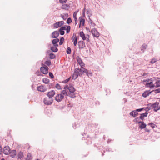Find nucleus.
Wrapping results in <instances>:
<instances>
[{
	"instance_id": "57",
	"label": "nucleus",
	"mask_w": 160,
	"mask_h": 160,
	"mask_svg": "<svg viewBox=\"0 0 160 160\" xmlns=\"http://www.w3.org/2000/svg\"><path fill=\"white\" fill-rule=\"evenodd\" d=\"M150 108H146L145 109V111H146V112H147V111H148L149 110H150Z\"/></svg>"
},
{
	"instance_id": "35",
	"label": "nucleus",
	"mask_w": 160,
	"mask_h": 160,
	"mask_svg": "<svg viewBox=\"0 0 160 160\" xmlns=\"http://www.w3.org/2000/svg\"><path fill=\"white\" fill-rule=\"evenodd\" d=\"M44 64L49 66L51 65V61L50 60L46 61L44 62Z\"/></svg>"
},
{
	"instance_id": "9",
	"label": "nucleus",
	"mask_w": 160,
	"mask_h": 160,
	"mask_svg": "<svg viewBox=\"0 0 160 160\" xmlns=\"http://www.w3.org/2000/svg\"><path fill=\"white\" fill-rule=\"evenodd\" d=\"M91 32L94 37L98 38L99 36V33L96 29L94 28L91 30Z\"/></svg>"
},
{
	"instance_id": "8",
	"label": "nucleus",
	"mask_w": 160,
	"mask_h": 160,
	"mask_svg": "<svg viewBox=\"0 0 160 160\" xmlns=\"http://www.w3.org/2000/svg\"><path fill=\"white\" fill-rule=\"evenodd\" d=\"M145 86L146 87L149 88H150L155 87V85L153 83L152 80H151L149 82H146L145 84Z\"/></svg>"
},
{
	"instance_id": "63",
	"label": "nucleus",
	"mask_w": 160,
	"mask_h": 160,
	"mask_svg": "<svg viewBox=\"0 0 160 160\" xmlns=\"http://www.w3.org/2000/svg\"><path fill=\"white\" fill-rule=\"evenodd\" d=\"M104 155V154L103 153H102V155L103 156Z\"/></svg>"
},
{
	"instance_id": "24",
	"label": "nucleus",
	"mask_w": 160,
	"mask_h": 160,
	"mask_svg": "<svg viewBox=\"0 0 160 160\" xmlns=\"http://www.w3.org/2000/svg\"><path fill=\"white\" fill-rule=\"evenodd\" d=\"M80 36L83 40H86V38L83 31H81L80 32Z\"/></svg>"
},
{
	"instance_id": "20",
	"label": "nucleus",
	"mask_w": 160,
	"mask_h": 160,
	"mask_svg": "<svg viewBox=\"0 0 160 160\" xmlns=\"http://www.w3.org/2000/svg\"><path fill=\"white\" fill-rule=\"evenodd\" d=\"M60 16L63 20H66L68 17V14L67 13H64L63 14H61Z\"/></svg>"
},
{
	"instance_id": "49",
	"label": "nucleus",
	"mask_w": 160,
	"mask_h": 160,
	"mask_svg": "<svg viewBox=\"0 0 160 160\" xmlns=\"http://www.w3.org/2000/svg\"><path fill=\"white\" fill-rule=\"evenodd\" d=\"M23 155L22 152H21V153H19V155H18L19 158H23Z\"/></svg>"
},
{
	"instance_id": "26",
	"label": "nucleus",
	"mask_w": 160,
	"mask_h": 160,
	"mask_svg": "<svg viewBox=\"0 0 160 160\" xmlns=\"http://www.w3.org/2000/svg\"><path fill=\"white\" fill-rule=\"evenodd\" d=\"M68 94V96L69 97L72 98H74L76 97L75 94L74 92H70Z\"/></svg>"
},
{
	"instance_id": "32",
	"label": "nucleus",
	"mask_w": 160,
	"mask_h": 160,
	"mask_svg": "<svg viewBox=\"0 0 160 160\" xmlns=\"http://www.w3.org/2000/svg\"><path fill=\"white\" fill-rule=\"evenodd\" d=\"M56 57L55 55L53 53H50L49 54V58L51 59H53L55 58Z\"/></svg>"
},
{
	"instance_id": "34",
	"label": "nucleus",
	"mask_w": 160,
	"mask_h": 160,
	"mask_svg": "<svg viewBox=\"0 0 160 160\" xmlns=\"http://www.w3.org/2000/svg\"><path fill=\"white\" fill-rule=\"evenodd\" d=\"M64 41V38L63 37H62L60 39L59 44L60 45H62Z\"/></svg>"
},
{
	"instance_id": "2",
	"label": "nucleus",
	"mask_w": 160,
	"mask_h": 160,
	"mask_svg": "<svg viewBox=\"0 0 160 160\" xmlns=\"http://www.w3.org/2000/svg\"><path fill=\"white\" fill-rule=\"evenodd\" d=\"M82 76V73H80L79 68H76L74 69V73L72 75V79L75 80L78 76L81 77Z\"/></svg>"
},
{
	"instance_id": "4",
	"label": "nucleus",
	"mask_w": 160,
	"mask_h": 160,
	"mask_svg": "<svg viewBox=\"0 0 160 160\" xmlns=\"http://www.w3.org/2000/svg\"><path fill=\"white\" fill-rule=\"evenodd\" d=\"M42 67H41L40 68L41 72L43 74H47L48 73V68L43 63H42Z\"/></svg>"
},
{
	"instance_id": "40",
	"label": "nucleus",
	"mask_w": 160,
	"mask_h": 160,
	"mask_svg": "<svg viewBox=\"0 0 160 160\" xmlns=\"http://www.w3.org/2000/svg\"><path fill=\"white\" fill-rule=\"evenodd\" d=\"M155 94L160 92V88H158L155 90H153Z\"/></svg>"
},
{
	"instance_id": "21",
	"label": "nucleus",
	"mask_w": 160,
	"mask_h": 160,
	"mask_svg": "<svg viewBox=\"0 0 160 160\" xmlns=\"http://www.w3.org/2000/svg\"><path fill=\"white\" fill-rule=\"evenodd\" d=\"M138 113L136 112V110L131 112L130 113V115L134 117H136L138 115Z\"/></svg>"
},
{
	"instance_id": "13",
	"label": "nucleus",
	"mask_w": 160,
	"mask_h": 160,
	"mask_svg": "<svg viewBox=\"0 0 160 160\" xmlns=\"http://www.w3.org/2000/svg\"><path fill=\"white\" fill-rule=\"evenodd\" d=\"M66 25H65L60 28L59 32L61 35H63L64 34L65 32L64 30H66Z\"/></svg>"
},
{
	"instance_id": "19",
	"label": "nucleus",
	"mask_w": 160,
	"mask_h": 160,
	"mask_svg": "<svg viewBox=\"0 0 160 160\" xmlns=\"http://www.w3.org/2000/svg\"><path fill=\"white\" fill-rule=\"evenodd\" d=\"M79 20L80 21V25L79 26V28H80L81 24L82 26L84 25L85 23V20L84 19L80 17L79 18Z\"/></svg>"
},
{
	"instance_id": "16",
	"label": "nucleus",
	"mask_w": 160,
	"mask_h": 160,
	"mask_svg": "<svg viewBox=\"0 0 160 160\" xmlns=\"http://www.w3.org/2000/svg\"><path fill=\"white\" fill-rule=\"evenodd\" d=\"M77 60L78 63L81 66V67H82L84 65V63L83 62L82 60L80 57H77Z\"/></svg>"
},
{
	"instance_id": "44",
	"label": "nucleus",
	"mask_w": 160,
	"mask_h": 160,
	"mask_svg": "<svg viewBox=\"0 0 160 160\" xmlns=\"http://www.w3.org/2000/svg\"><path fill=\"white\" fill-rule=\"evenodd\" d=\"M72 22V20L70 18H68L67 21V23L69 24L71 23Z\"/></svg>"
},
{
	"instance_id": "5",
	"label": "nucleus",
	"mask_w": 160,
	"mask_h": 160,
	"mask_svg": "<svg viewBox=\"0 0 160 160\" xmlns=\"http://www.w3.org/2000/svg\"><path fill=\"white\" fill-rule=\"evenodd\" d=\"M53 99L50 98H45L43 99V102L44 104L47 105H51L53 102Z\"/></svg>"
},
{
	"instance_id": "43",
	"label": "nucleus",
	"mask_w": 160,
	"mask_h": 160,
	"mask_svg": "<svg viewBox=\"0 0 160 160\" xmlns=\"http://www.w3.org/2000/svg\"><path fill=\"white\" fill-rule=\"evenodd\" d=\"M151 80H152V79H147L146 80H143V81H142L143 83L145 84V82H149L151 81Z\"/></svg>"
},
{
	"instance_id": "7",
	"label": "nucleus",
	"mask_w": 160,
	"mask_h": 160,
	"mask_svg": "<svg viewBox=\"0 0 160 160\" xmlns=\"http://www.w3.org/2000/svg\"><path fill=\"white\" fill-rule=\"evenodd\" d=\"M64 24V22L63 21L57 22L53 24V26L55 28H58L60 27Z\"/></svg>"
},
{
	"instance_id": "23",
	"label": "nucleus",
	"mask_w": 160,
	"mask_h": 160,
	"mask_svg": "<svg viewBox=\"0 0 160 160\" xmlns=\"http://www.w3.org/2000/svg\"><path fill=\"white\" fill-rule=\"evenodd\" d=\"M69 8V5L67 4H65L62 5V8L63 9L68 10Z\"/></svg>"
},
{
	"instance_id": "62",
	"label": "nucleus",
	"mask_w": 160,
	"mask_h": 160,
	"mask_svg": "<svg viewBox=\"0 0 160 160\" xmlns=\"http://www.w3.org/2000/svg\"><path fill=\"white\" fill-rule=\"evenodd\" d=\"M1 160H5L4 159V158H2Z\"/></svg>"
},
{
	"instance_id": "22",
	"label": "nucleus",
	"mask_w": 160,
	"mask_h": 160,
	"mask_svg": "<svg viewBox=\"0 0 160 160\" xmlns=\"http://www.w3.org/2000/svg\"><path fill=\"white\" fill-rule=\"evenodd\" d=\"M148 114V113L147 112H146L145 113L140 114L139 117V118L140 119L143 120L144 119V117H147Z\"/></svg>"
},
{
	"instance_id": "53",
	"label": "nucleus",
	"mask_w": 160,
	"mask_h": 160,
	"mask_svg": "<svg viewBox=\"0 0 160 160\" xmlns=\"http://www.w3.org/2000/svg\"><path fill=\"white\" fill-rule=\"evenodd\" d=\"M143 109H144L143 108H142L138 109H137L136 110V111L137 112H140V111H142Z\"/></svg>"
},
{
	"instance_id": "56",
	"label": "nucleus",
	"mask_w": 160,
	"mask_h": 160,
	"mask_svg": "<svg viewBox=\"0 0 160 160\" xmlns=\"http://www.w3.org/2000/svg\"><path fill=\"white\" fill-rule=\"evenodd\" d=\"M53 45L54 47H58V45L57 44V43L55 44H52Z\"/></svg>"
},
{
	"instance_id": "10",
	"label": "nucleus",
	"mask_w": 160,
	"mask_h": 160,
	"mask_svg": "<svg viewBox=\"0 0 160 160\" xmlns=\"http://www.w3.org/2000/svg\"><path fill=\"white\" fill-rule=\"evenodd\" d=\"M10 150V148L8 146H5L3 148V152L5 155H8L9 154Z\"/></svg>"
},
{
	"instance_id": "52",
	"label": "nucleus",
	"mask_w": 160,
	"mask_h": 160,
	"mask_svg": "<svg viewBox=\"0 0 160 160\" xmlns=\"http://www.w3.org/2000/svg\"><path fill=\"white\" fill-rule=\"evenodd\" d=\"M69 86L68 85H65L64 88V90H65L66 89H69Z\"/></svg>"
},
{
	"instance_id": "50",
	"label": "nucleus",
	"mask_w": 160,
	"mask_h": 160,
	"mask_svg": "<svg viewBox=\"0 0 160 160\" xmlns=\"http://www.w3.org/2000/svg\"><path fill=\"white\" fill-rule=\"evenodd\" d=\"M75 38H77V37L76 36V34L75 33H74L72 37V41H74V40Z\"/></svg>"
},
{
	"instance_id": "29",
	"label": "nucleus",
	"mask_w": 160,
	"mask_h": 160,
	"mask_svg": "<svg viewBox=\"0 0 160 160\" xmlns=\"http://www.w3.org/2000/svg\"><path fill=\"white\" fill-rule=\"evenodd\" d=\"M32 157L30 153H28L27 155V157L26 158V160H32Z\"/></svg>"
},
{
	"instance_id": "3",
	"label": "nucleus",
	"mask_w": 160,
	"mask_h": 160,
	"mask_svg": "<svg viewBox=\"0 0 160 160\" xmlns=\"http://www.w3.org/2000/svg\"><path fill=\"white\" fill-rule=\"evenodd\" d=\"M79 70L80 72L82 73V74L83 73H85L88 77L92 76V73L91 71L88 70L87 69L83 67H81L80 69L79 68Z\"/></svg>"
},
{
	"instance_id": "11",
	"label": "nucleus",
	"mask_w": 160,
	"mask_h": 160,
	"mask_svg": "<svg viewBox=\"0 0 160 160\" xmlns=\"http://www.w3.org/2000/svg\"><path fill=\"white\" fill-rule=\"evenodd\" d=\"M78 45L79 49H83L86 47L85 42L83 41H80L78 42Z\"/></svg>"
},
{
	"instance_id": "64",
	"label": "nucleus",
	"mask_w": 160,
	"mask_h": 160,
	"mask_svg": "<svg viewBox=\"0 0 160 160\" xmlns=\"http://www.w3.org/2000/svg\"><path fill=\"white\" fill-rule=\"evenodd\" d=\"M87 30H88V28H86Z\"/></svg>"
},
{
	"instance_id": "41",
	"label": "nucleus",
	"mask_w": 160,
	"mask_h": 160,
	"mask_svg": "<svg viewBox=\"0 0 160 160\" xmlns=\"http://www.w3.org/2000/svg\"><path fill=\"white\" fill-rule=\"evenodd\" d=\"M77 39L78 38H75L74 39V40L73 41V44L75 46H76L77 43Z\"/></svg>"
},
{
	"instance_id": "18",
	"label": "nucleus",
	"mask_w": 160,
	"mask_h": 160,
	"mask_svg": "<svg viewBox=\"0 0 160 160\" xmlns=\"http://www.w3.org/2000/svg\"><path fill=\"white\" fill-rule=\"evenodd\" d=\"M138 123H141V124L140 125L139 128L141 129L145 128L146 126V124L143 121H140L138 122Z\"/></svg>"
},
{
	"instance_id": "58",
	"label": "nucleus",
	"mask_w": 160,
	"mask_h": 160,
	"mask_svg": "<svg viewBox=\"0 0 160 160\" xmlns=\"http://www.w3.org/2000/svg\"><path fill=\"white\" fill-rule=\"evenodd\" d=\"M145 131L146 132H150V130H149L148 129H147V128H145Z\"/></svg>"
},
{
	"instance_id": "17",
	"label": "nucleus",
	"mask_w": 160,
	"mask_h": 160,
	"mask_svg": "<svg viewBox=\"0 0 160 160\" xmlns=\"http://www.w3.org/2000/svg\"><path fill=\"white\" fill-rule=\"evenodd\" d=\"M37 90L39 91L43 92L46 90V88L42 86H41L37 87Z\"/></svg>"
},
{
	"instance_id": "61",
	"label": "nucleus",
	"mask_w": 160,
	"mask_h": 160,
	"mask_svg": "<svg viewBox=\"0 0 160 160\" xmlns=\"http://www.w3.org/2000/svg\"><path fill=\"white\" fill-rule=\"evenodd\" d=\"M86 39L87 42H89V38L87 39Z\"/></svg>"
},
{
	"instance_id": "38",
	"label": "nucleus",
	"mask_w": 160,
	"mask_h": 160,
	"mask_svg": "<svg viewBox=\"0 0 160 160\" xmlns=\"http://www.w3.org/2000/svg\"><path fill=\"white\" fill-rule=\"evenodd\" d=\"M71 50L70 47H68L67 48L66 52L68 54H70L71 53Z\"/></svg>"
},
{
	"instance_id": "25",
	"label": "nucleus",
	"mask_w": 160,
	"mask_h": 160,
	"mask_svg": "<svg viewBox=\"0 0 160 160\" xmlns=\"http://www.w3.org/2000/svg\"><path fill=\"white\" fill-rule=\"evenodd\" d=\"M68 90L70 92H74L76 90L72 86H69Z\"/></svg>"
},
{
	"instance_id": "55",
	"label": "nucleus",
	"mask_w": 160,
	"mask_h": 160,
	"mask_svg": "<svg viewBox=\"0 0 160 160\" xmlns=\"http://www.w3.org/2000/svg\"><path fill=\"white\" fill-rule=\"evenodd\" d=\"M148 73H144L143 74H142V76H147L148 75Z\"/></svg>"
},
{
	"instance_id": "42",
	"label": "nucleus",
	"mask_w": 160,
	"mask_h": 160,
	"mask_svg": "<svg viewBox=\"0 0 160 160\" xmlns=\"http://www.w3.org/2000/svg\"><path fill=\"white\" fill-rule=\"evenodd\" d=\"M71 29V27L70 26H68L67 27V28H66V32L67 33H68L70 31Z\"/></svg>"
},
{
	"instance_id": "15",
	"label": "nucleus",
	"mask_w": 160,
	"mask_h": 160,
	"mask_svg": "<svg viewBox=\"0 0 160 160\" xmlns=\"http://www.w3.org/2000/svg\"><path fill=\"white\" fill-rule=\"evenodd\" d=\"M59 35V32L57 31H54L52 34V36L53 38H57Z\"/></svg>"
},
{
	"instance_id": "33",
	"label": "nucleus",
	"mask_w": 160,
	"mask_h": 160,
	"mask_svg": "<svg viewBox=\"0 0 160 160\" xmlns=\"http://www.w3.org/2000/svg\"><path fill=\"white\" fill-rule=\"evenodd\" d=\"M148 125L151 126L153 129L156 126V125L152 122L149 123Z\"/></svg>"
},
{
	"instance_id": "45",
	"label": "nucleus",
	"mask_w": 160,
	"mask_h": 160,
	"mask_svg": "<svg viewBox=\"0 0 160 160\" xmlns=\"http://www.w3.org/2000/svg\"><path fill=\"white\" fill-rule=\"evenodd\" d=\"M70 79V78L67 79H66L64 80L62 82L64 83H67L68 82Z\"/></svg>"
},
{
	"instance_id": "30",
	"label": "nucleus",
	"mask_w": 160,
	"mask_h": 160,
	"mask_svg": "<svg viewBox=\"0 0 160 160\" xmlns=\"http://www.w3.org/2000/svg\"><path fill=\"white\" fill-rule=\"evenodd\" d=\"M42 81L44 83L47 84L49 82V80L47 78H45L43 79Z\"/></svg>"
},
{
	"instance_id": "37",
	"label": "nucleus",
	"mask_w": 160,
	"mask_h": 160,
	"mask_svg": "<svg viewBox=\"0 0 160 160\" xmlns=\"http://www.w3.org/2000/svg\"><path fill=\"white\" fill-rule=\"evenodd\" d=\"M56 88L58 90H61L62 89L61 86L58 83H57L55 86Z\"/></svg>"
},
{
	"instance_id": "60",
	"label": "nucleus",
	"mask_w": 160,
	"mask_h": 160,
	"mask_svg": "<svg viewBox=\"0 0 160 160\" xmlns=\"http://www.w3.org/2000/svg\"><path fill=\"white\" fill-rule=\"evenodd\" d=\"M138 119V117H137L134 120V121H136V122H137V120Z\"/></svg>"
},
{
	"instance_id": "6",
	"label": "nucleus",
	"mask_w": 160,
	"mask_h": 160,
	"mask_svg": "<svg viewBox=\"0 0 160 160\" xmlns=\"http://www.w3.org/2000/svg\"><path fill=\"white\" fill-rule=\"evenodd\" d=\"M159 104V102H156L151 105V107L154 108L153 110L155 112H157L158 110L160 109V107L156 108L158 106Z\"/></svg>"
},
{
	"instance_id": "59",
	"label": "nucleus",
	"mask_w": 160,
	"mask_h": 160,
	"mask_svg": "<svg viewBox=\"0 0 160 160\" xmlns=\"http://www.w3.org/2000/svg\"><path fill=\"white\" fill-rule=\"evenodd\" d=\"M75 20V25H76L78 22V19L75 20Z\"/></svg>"
},
{
	"instance_id": "27",
	"label": "nucleus",
	"mask_w": 160,
	"mask_h": 160,
	"mask_svg": "<svg viewBox=\"0 0 160 160\" xmlns=\"http://www.w3.org/2000/svg\"><path fill=\"white\" fill-rule=\"evenodd\" d=\"M51 50L54 52H56L58 51V49L55 47L52 46L51 48Z\"/></svg>"
},
{
	"instance_id": "47",
	"label": "nucleus",
	"mask_w": 160,
	"mask_h": 160,
	"mask_svg": "<svg viewBox=\"0 0 160 160\" xmlns=\"http://www.w3.org/2000/svg\"><path fill=\"white\" fill-rule=\"evenodd\" d=\"M157 60L155 58L153 59L152 60L150 61V62L152 64H153L156 62Z\"/></svg>"
},
{
	"instance_id": "46",
	"label": "nucleus",
	"mask_w": 160,
	"mask_h": 160,
	"mask_svg": "<svg viewBox=\"0 0 160 160\" xmlns=\"http://www.w3.org/2000/svg\"><path fill=\"white\" fill-rule=\"evenodd\" d=\"M73 17L74 18V20L77 19V13L75 12H74L73 14Z\"/></svg>"
},
{
	"instance_id": "31",
	"label": "nucleus",
	"mask_w": 160,
	"mask_h": 160,
	"mask_svg": "<svg viewBox=\"0 0 160 160\" xmlns=\"http://www.w3.org/2000/svg\"><path fill=\"white\" fill-rule=\"evenodd\" d=\"M59 39L58 38H56L53 39L52 41V44H55L58 42H59Z\"/></svg>"
},
{
	"instance_id": "51",
	"label": "nucleus",
	"mask_w": 160,
	"mask_h": 160,
	"mask_svg": "<svg viewBox=\"0 0 160 160\" xmlns=\"http://www.w3.org/2000/svg\"><path fill=\"white\" fill-rule=\"evenodd\" d=\"M67 1V0H59V2L60 3H63L66 2Z\"/></svg>"
},
{
	"instance_id": "28",
	"label": "nucleus",
	"mask_w": 160,
	"mask_h": 160,
	"mask_svg": "<svg viewBox=\"0 0 160 160\" xmlns=\"http://www.w3.org/2000/svg\"><path fill=\"white\" fill-rule=\"evenodd\" d=\"M147 45L145 44H143L141 48V51H143V52H144V50H146L147 48Z\"/></svg>"
},
{
	"instance_id": "12",
	"label": "nucleus",
	"mask_w": 160,
	"mask_h": 160,
	"mask_svg": "<svg viewBox=\"0 0 160 160\" xmlns=\"http://www.w3.org/2000/svg\"><path fill=\"white\" fill-rule=\"evenodd\" d=\"M152 92H153V91H151L150 90H146L143 93L142 96L144 98H146Z\"/></svg>"
},
{
	"instance_id": "39",
	"label": "nucleus",
	"mask_w": 160,
	"mask_h": 160,
	"mask_svg": "<svg viewBox=\"0 0 160 160\" xmlns=\"http://www.w3.org/2000/svg\"><path fill=\"white\" fill-rule=\"evenodd\" d=\"M41 73V72H40L38 70L36 72L35 74L37 76H43V75Z\"/></svg>"
},
{
	"instance_id": "54",
	"label": "nucleus",
	"mask_w": 160,
	"mask_h": 160,
	"mask_svg": "<svg viewBox=\"0 0 160 160\" xmlns=\"http://www.w3.org/2000/svg\"><path fill=\"white\" fill-rule=\"evenodd\" d=\"M3 152L2 148L0 146V154L2 153Z\"/></svg>"
},
{
	"instance_id": "36",
	"label": "nucleus",
	"mask_w": 160,
	"mask_h": 160,
	"mask_svg": "<svg viewBox=\"0 0 160 160\" xmlns=\"http://www.w3.org/2000/svg\"><path fill=\"white\" fill-rule=\"evenodd\" d=\"M155 84H156L155 86L156 87H160V80H158L156 81Z\"/></svg>"
},
{
	"instance_id": "1",
	"label": "nucleus",
	"mask_w": 160,
	"mask_h": 160,
	"mask_svg": "<svg viewBox=\"0 0 160 160\" xmlns=\"http://www.w3.org/2000/svg\"><path fill=\"white\" fill-rule=\"evenodd\" d=\"M68 94L65 90L61 91L60 93L58 94L55 97V100L58 102L61 101L64 98V96H67Z\"/></svg>"
},
{
	"instance_id": "48",
	"label": "nucleus",
	"mask_w": 160,
	"mask_h": 160,
	"mask_svg": "<svg viewBox=\"0 0 160 160\" xmlns=\"http://www.w3.org/2000/svg\"><path fill=\"white\" fill-rule=\"evenodd\" d=\"M49 77L51 78H54V76L53 74L51 72H49Z\"/></svg>"
},
{
	"instance_id": "14",
	"label": "nucleus",
	"mask_w": 160,
	"mask_h": 160,
	"mask_svg": "<svg viewBox=\"0 0 160 160\" xmlns=\"http://www.w3.org/2000/svg\"><path fill=\"white\" fill-rule=\"evenodd\" d=\"M55 94V91L54 90H52L47 93V95L48 96V97L51 98Z\"/></svg>"
}]
</instances>
